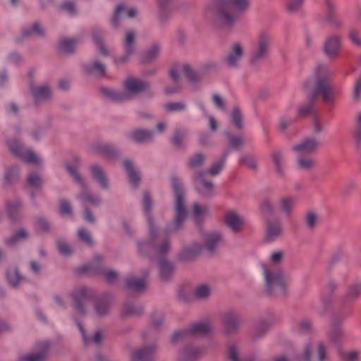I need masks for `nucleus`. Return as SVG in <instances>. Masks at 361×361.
<instances>
[{
  "label": "nucleus",
  "mask_w": 361,
  "mask_h": 361,
  "mask_svg": "<svg viewBox=\"0 0 361 361\" xmlns=\"http://www.w3.org/2000/svg\"><path fill=\"white\" fill-rule=\"evenodd\" d=\"M314 75L316 78L315 92L309 95L312 102L298 108V114L300 116H306L311 112L313 107L312 101L315 99L318 94H321L324 102L326 103H332L336 99V92L329 84V78L332 74L329 68L325 66L319 65L316 67Z\"/></svg>",
  "instance_id": "obj_1"
},
{
  "label": "nucleus",
  "mask_w": 361,
  "mask_h": 361,
  "mask_svg": "<svg viewBox=\"0 0 361 361\" xmlns=\"http://www.w3.org/2000/svg\"><path fill=\"white\" fill-rule=\"evenodd\" d=\"M250 6V0H214L207 7L208 11L216 8L217 15L221 23L226 26L235 23L237 13L246 12Z\"/></svg>",
  "instance_id": "obj_2"
},
{
  "label": "nucleus",
  "mask_w": 361,
  "mask_h": 361,
  "mask_svg": "<svg viewBox=\"0 0 361 361\" xmlns=\"http://www.w3.org/2000/svg\"><path fill=\"white\" fill-rule=\"evenodd\" d=\"M66 167L70 175L76 182H78L80 184V185L82 188V190L80 195L79 196V199L82 206L85 207L83 217L85 219V221L90 223H93L94 221V218L92 214L88 210L87 207H95L99 205L101 201L100 197L98 195H95L90 193L87 190L82 180L80 178V176L77 171V169L75 166L67 164Z\"/></svg>",
  "instance_id": "obj_3"
},
{
  "label": "nucleus",
  "mask_w": 361,
  "mask_h": 361,
  "mask_svg": "<svg viewBox=\"0 0 361 361\" xmlns=\"http://www.w3.org/2000/svg\"><path fill=\"white\" fill-rule=\"evenodd\" d=\"M124 87L126 92H122L108 87L101 89L103 94L114 102H122L130 99V97L145 89V84L140 80L128 78L124 82Z\"/></svg>",
  "instance_id": "obj_4"
},
{
  "label": "nucleus",
  "mask_w": 361,
  "mask_h": 361,
  "mask_svg": "<svg viewBox=\"0 0 361 361\" xmlns=\"http://www.w3.org/2000/svg\"><path fill=\"white\" fill-rule=\"evenodd\" d=\"M172 186L175 194V211L176 217L173 221V227L179 228L187 218L188 212L184 200L183 188L181 182L174 177L171 180Z\"/></svg>",
  "instance_id": "obj_5"
},
{
  "label": "nucleus",
  "mask_w": 361,
  "mask_h": 361,
  "mask_svg": "<svg viewBox=\"0 0 361 361\" xmlns=\"http://www.w3.org/2000/svg\"><path fill=\"white\" fill-rule=\"evenodd\" d=\"M227 154H225L223 158L212 166L207 171L200 172L196 178V187L198 192L203 197L209 196L212 194L213 185L210 181L204 179V175L209 173L212 176L219 174L223 169L226 159Z\"/></svg>",
  "instance_id": "obj_6"
},
{
  "label": "nucleus",
  "mask_w": 361,
  "mask_h": 361,
  "mask_svg": "<svg viewBox=\"0 0 361 361\" xmlns=\"http://www.w3.org/2000/svg\"><path fill=\"white\" fill-rule=\"evenodd\" d=\"M80 271L102 275L108 283H113L118 277V274L115 271L104 269L102 259L100 257H95L90 264L80 267Z\"/></svg>",
  "instance_id": "obj_7"
},
{
  "label": "nucleus",
  "mask_w": 361,
  "mask_h": 361,
  "mask_svg": "<svg viewBox=\"0 0 361 361\" xmlns=\"http://www.w3.org/2000/svg\"><path fill=\"white\" fill-rule=\"evenodd\" d=\"M94 297V292L91 288L80 287L76 288L72 293L75 311L80 315L86 314V305L90 298Z\"/></svg>",
  "instance_id": "obj_8"
},
{
  "label": "nucleus",
  "mask_w": 361,
  "mask_h": 361,
  "mask_svg": "<svg viewBox=\"0 0 361 361\" xmlns=\"http://www.w3.org/2000/svg\"><path fill=\"white\" fill-rule=\"evenodd\" d=\"M8 145L13 154L25 161L33 164L41 163L40 157L30 149L25 147L18 140H14L12 142H8Z\"/></svg>",
  "instance_id": "obj_9"
},
{
  "label": "nucleus",
  "mask_w": 361,
  "mask_h": 361,
  "mask_svg": "<svg viewBox=\"0 0 361 361\" xmlns=\"http://www.w3.org/2000/svg\"><path fill=\"white\" fill-rule=\"evenodd\" d=\"M211 326L208 322H202L193 324L188 329L178 331L173 334L172 341L176 342L188 337L197 335H205L210 332Z\"/></svg>",
  "instance_id": "obj_10"
},
{
  "label": "nucleus",
  "mask_w": 361,
  "mask_h": 361,
  "mask_svg": "<svg viewBox=\"0 0 361 361\" xmlns=\"http://www.w3.org/2000/svg\"><path fill=\"white\" fill-rule=\"evenodd\" d=\"M263 274L265 279V286L267 292L271 293L274 289L279 288L281 293H283V288L286 284V278L281 271L271 272L267 270L264 264L262 265Z\"/></svg>",
  "instance_id": "obj_11"
},
{
  "label": "nucleus",
  "mask_w": 361,
  "mask_h": 361,
  "mask_svg": "<svg viewBox=\"0 0 361 361\" xmlns=\"http://www.w3.org/2000/svg\"><path fill=\"white\" fill-rule=\"evenodd\" d=\"M341 47V37L338 35L329 36L324 43V52L329 58L338 56Z\"/></svg>",
  "instance_id": "obj_12"
},
{
  "label": "nucleus",
  "mask_w": 361,
  "mask_h": 361,
  "mask_svg": "<svg viewBox=\"0 0 361 361\" xmlns=\"http://www.w3.org/2000/svg\"><path fill=\"white\" fill-rule=\"evenodd\" d=\"M168 250H159V282L166 281L172 275L174 267L166 258Z\"/></svg>",
  "instance_id": "obj_13"
},
{
  "label": "nucleus",
  "mask_w": 361,
  "mask_h": 361,
  "mask_svg": "<svg viewBox=\"0 0 361 361\" xmlns=\"http://www.w3.org/2000/svg\"><path fill=\"white\" fill-rule=\"evenodd\" d=\"M270 36L265 32L259 34L257 38L255 51L252 55L254 61L263 58L267 55L270 45Z\"/></svg>",
  "instance_id": "obj_14"
},
{
  "label": "nucleus",
  "mask_w": 361,
  "mask_h": 361,
  "mask_svg": "<svg viewBox=\"0 0 361 361\" xmlns=\"http://www.w3.org/2000/svg\"><path fill=\"white\" fill-rule=\"evenodd\" d=\"M137 11L135 8L126 7L123 4H118L116 6L113 18L111 20V24L114 27H117L118 23L125 18H133L136 16Z\"/></svg>",
  "instance_id": "obj_15"
},
{
  "label": "nucleus",
  "mask_w": 361,
  "mask_h": 361,
  "mask_svg": "<svg viewBox=\"0 0 361 361\" xmlns=\"http://www.w3.org/2000/svg\"><path fill=\"white\" fill-rule=\"evenodd\" d=\"M319 143L314 137L304 139L301 142L293 147V150L299 155H305L314 153L318 148Z\"/></svg>",
  "instance_id": "obj_16"
},
{
  "label": "nucleus",
  "mask_w": 361,
  "mask_h": 361,
  "mask_svg": "<svg viewBox=\"0 0 361 361\" xmlns=\"http://www.w3.org/2000/svg\"><path fill=\"white\" fill-rule=\"evenodd\" d=\"M243 55V49L239 43H234L226 56V62L229 67L235 68L240 64Z\"/></svg>",
  "instance_id": "obj_17"
},
{
  "label": "nucleus",
  "mask_w": 361,
  "mask_h": 361,
  "mask_svg": "<svg viewBox=\"0 0 361 361\" xmlns=\"http://www.w3.org/2000/svg\"><path fill=\"white\" fill-rule=\"evenodd\" d=\"M111 304V297L109 294L96 297L94 299V310L97 315L103 316L109 313Z\"/></svg>",
  "instance_id": "obj_18"
},
{
  "label": "nucleus",
  "mask_w": 361,
  "mask_h": 361,
  "mask_svg": "<svg viewBox=\"0 0 361 361\" xmlns=\"http://www.w3.org/2000/svg\"><path fill=\"white\" fill-rule=\"evenodd\" d=\"M37 351L20 357L21 361H43L49 349V343L43 341L37 344Z\"/></svg>",
  "instance_id": "obj_19"
},
{
  "label": "nucleus",
  "mask_w": 361,
  "mask_h": 361,
  "mask_svg": "<svg viewBox=\"0 0 361 361\" xmlns=\"http://www.w3.org/2000/svg\"><path fill=\"white\" fill-rule=\"evenodd\" d=\"M225 224L233 232L240 231L244 225V220L234 212H228L224 216Z\"/></svg>",
  "instance_id": "obj_20"
},
{
  "label": "nucleus",
  "mask_w": 361,
  "mask_h": 361,
  "mask_svg": "<svg viewBox=\"0 0 361 361\" xmlns=\"http://www.w3.org/2000/svg\"><path fill=\"white\" fill-rule=\"evenodd\" d=\"M134 39H135L134 32L128 31L126 33L125 40H124L125 54L123 56H122L120 58H118L116 60V63H125L128 60L130 56H131L135 51Z\"/></svg>",
  "instance_id": "obj_21"
},
{
  "label": "nucleus",
  "mask_w": 361,
  "mask_h": 361,
  "mask_svg": "<svg viewBox=\"0 0 361 361\" xmlns=\"http://www.w3.org/2000/svg\"><path fill=\"white\" fill-rule=\"evenodd\" d=\"M143 206L145 213L147 217L148 226L149 229V232L151 233L153 238H156L157 231L156 226L154 220L151 216V207H152V201L149 194L147 192H145L143 195Z\"/></svg>",
  "instance_id": "obj_22"
},
{
  "label": "nucleus",
  "mask_w": 361,
  "mask_h": 361,
  "mask_svg": "<svg viewBox=\"0 0 361 361\" xmlns=\"http://www.w3.org/2000/svg\"><path fill=\"white\" fill-rule=\"evenodd\" d=\"M325 5L326 8V14L325 16V20L331 26L334 28H340L343 25V22L341 19L336 17L334 15L335 5L332 0H325Z\"/></svg>",
  "instance_id": "obj_23"
},
{
  "label": "nucleus",
  "mask_w": 361,
  "mask_h": 361,
  "mask_svg": "<svg viewBox=\"0 0 361 361\" xmlns=\"http://www.w3.org/2000/svg\"><path fill=\"white\" fill-rule=\"evenodd\" d=\"M206 248H215L224 245V239L219 232L213 231L205 233L203 237Z\"/></svg>",
  "instance_id": "obj_24"
},
{
  "label": "nucleus",
  "mask_w": 361,
  "mask_h": 361,
  "mask_svg": "<svg viewBox=\"0 0 361 361\" xmlns=\"http://www.w3.org/2000/svg\"><path fill=\"white\" fill-rule=\"evenodd\" d=\"M282 226L279 222H269L267 224V233L264 240L265 242H271L275 240L281 233Z\"/></svg>",
  "instance_id": "obj_25"
},
{
  "label": "nucleus",
  "mask_w": 361,
  "mask_h": 361,
  "mask_svg": "<svg viewBox=\"0 0 361 361\" xmlns=\"http://www.w3.org/2000/svg\"><path fill=\"white\" fill-rule=\"evenodd\" d=\"M154 348L147 347L133 353V361H152L154 354Z\"/></svg>",
  "instance_id": "obj_26"
},
{
  "label": "nucleus",
  "mask_w": 361,
  "mask_h": 361,
  "mask_svg": "<svg viewBox=\"0 0 361 361\" xmlns=\"http://www.w3.org/2000/svg\"><path fill=\"white\" fill-rule=\"evenodd\" d=\"M90 169L94 179L102 188L108 189L109 187V180L103 169L97 165H93Z\"/></svg>",
  "instance_id": "obj_27"
},
{
  "label": "nucleus",
  "mask_w": 361,
  "mask_h": 361,
  "mask_svg": "<svg viewBox=\"0 0 361 361\" xmlns=\"http://www.w3.org/2000/svg\"><path fill=\"white\" fill-rule=\"evenodd\" d=\"M296 204V199L293 197H283L279 202V209L281 212L290 216L291 212Z\"/></svg>",
  "instance_id": "obj_28"
},
{
  "label": "nucleus",
  "mask_w": 361,
  "mask_h": 361,
  "mask_svg": "<svg viewBox=\"0 0 361 361\" xmlns=\"http://www.w3.org/2000/svg\"><path fill=\"white\" fill-rule=\"evenodd\" d=\"M43 184V180L39 175L35 173H30L27 179V186L31 190V197L35 196V190H39Z\"/></svg>",
  "instance_id": "obj_29"
},
{
  "label": "nucleus",
  "mask_w": 361,
  "mask_h": 361,
  "mask_svg": "<svg viewBox=\"0 0 361 361\" xmlns=\"http://www.w3.org/2000/svg\"><path fill=\"white\" fill-rule=\"evenodd\" d=\"M129 138L137 142H144L149 140L152 137V132L142 129H137L131 131L128 135Z\"/></svg>",
  "instance_id": "obj_30"
},
{
  "label": "nucleus",
  "mask_w": 361,
  "mask_h": 361,
  "mask_svg": "<svg viewBox=\"0 0 361 361\" xmlns=\"http://www.w3.org/2000/svg\"><path fill=\"white\" fill-rule=\"evenodd\" d=\"M31 91L35 102L44 101L51 96L50 90L47 86L43 85L37 87L31 86Z\"/></svg>",
  "instance_id": "obj_31"
},
{
  "label": "nucleus",
  "mask_w": 361,
  "mask_h": 361,
  "mask_svg": "<svg viewBox=\"0 0 361 361\" xmlns=\"http://www.w3.org/2000/svg\"><path fill=\"white\" fill-rule=\"evenodd\" d=\"M319 222V216L313 211H308L304 215L303 224L305 228L309 231H314L317 226Z\"/></svg>",
  "instance_id": "obj_32"
},
{
  "label": "nucleus",
  "mask_w": 361,
  "mask_h": 361,
  "mask_svg": "<svg viewBox=\"0 0 361 361\" xmlns=\"http://www.w3.org/2000/svg\"><path fill=\"white\" fill-rule=\"evenodd\" d=\"M123 166L128 174V178L130 183L135 188L137 187L139 181L140 180V176L139 173L134 169L133 164L128 160L124 161Z\"/></svg>",
  "instance_id": "obj_33"
},
{
  "label": "nucleus",
  "mask_w": 361,
  "mask_h": 361,
  "mask_svg": "<svg viewBox=\"0 0 361 361\" xmlns=\"http://www.w3.org/2000/svg\"><path fill=\"white\" fill-rule=\"evenodd\" d=\"M94 151L108 158H113L117 152L114 146L106 143L97 145L94 147Z\"/></svg>",
  "instance_id": "obj_34"
},
{
  "label": "nucleus",
  "mask_w": 361,
  "mask_h": 361,
  "mask_svg": "<svg viewBox=\"0 0 361 361\" xmlns=\"http://www.w3.org/2000/svg\"><path fill=\"white\" fill-rule=\"evenodd\" d=\"M7 278L9 283L13 287L18 286L25 281V279L19 274L16 268H12L8 270Z\"/></svg>",
  "instance_id": "obj_35"
},
{
  "label": "nucleus",
  "mask_w": 361,
  "mask_h": 361,
  "mask_svg": "<svg viewBox=\"0 0 361 361\" xmlns=\"http://www.w3.org/2000/svg\"><path fill=\"white\" fill-rule=\"evenodd\" d=\"M75 322L81 333V335L83 338V341L86 345L89 344L91 341H93L96 344L100 343V342L102 341V334L99 331H97L93 338H89L86 335L85 330L81 325V323L77 319H75Z\"/></svg>",
  "instance_id": "obj_36"
},
{
  "label": "nucleus",
  "mask_w": 361,
  "mask_h": 361,
  "mask_svg": "<svg viewBox=\"0 0 361 361\" xmlns=\"http://www.w3.org/2000/svg\"><path fill=\"white\" fill-rule=\"evenodd\" d=\"M86 71L91 74L101 77L104 75L105 66L99 61H94L85 67Z\"/></svg>",
  "instance_id": "obj_37"
},
{
  "label": "nucleus",
  "mask_w": 361,
  "mask_h": 361,
  "mask_svg": "<svg viewBox=\"0 0 361 361\" xmlns=\"http://www.w3.org/2000/svg\"><path fill=\"white\" fill-rule=\"evenodd\" d=\"M28 238V233L23 228H20L16 231L13 235L7 239V244L10 246H13L20 242L26 240Z\"/></svg>",
  "instance_id": "obj_38"
},
{
  "label": "nucleus",
  "mask_w": 361,
  "mask_h": 361,
  "mask_svg": "<svg viewBox=\"0 0 361 361\" xmlns=\"http://www.w3.org/2000/svg\"><path fill=\"white\" fill-rule=\"evenodd\" d=\"M126 286L128 288L135 290L140 291L145 288L146 283L145 281L142 279H137L135 277H128L126 280Z\"/></svg>",
  "instance_id": "obj_39"
},
{
  "label": "nucleus",
  "mask_w": 361,
  "mask_h": 361,
  "mask_svg": "<svg viewBox=\"0 0 361 361\" xmlns=\"http://www.w3.org/2000/svg\"><path fill=\"white\" fill-rule=\"evenodd\" d=\"M200 250H182L178 254V260L182 262H188L195 259L199 255Z\"/></svg>",
  "instance_id": "obj_40"
},
{
  "label": "nucleus",
  "mask_w": 361,
  "mask_h": 361,
  "mask_svg": "<svg viewBox=\"0 0 361 361\" xmlns=\"http://www.w3.org/2000/svg\"><path fill=\"white\" fill-rule=\"evenodd\" d=\"M157 53L158 46L154 44L141 54L140 62L145 63L152 61L156 57Z\"/></svg>",
  "instance_id": "obj_41"
},
{
  "label": "nucleus",
  "mask_w": 361,
  "mask_h": 361,
  "mask_svg": "<svg viewBox=\"0 0 361 361\" xmlns=\"http://www.w3.org/2000/svg\"><path fill=\"white\" fill-rule=\"evenodd\" d=\"M225 331L229 334L238 326L237 317L233 314H227L224 318Z\"/></svg>",
  "instance_id": "obj_42"
},
{
  "label": "nucleus",
  "mask_w": 361,
  "mask_h": 361,
  "mask_svg": "<svg viewBox=\"0 0 361 361\" xmlns=\"http://www.w3.org/2000/svg\"><path fill=\"white\" fill-rule=\"evenodd\" d=\"M23 208V204L20 201L15 200L8 202L6 204V209L10 218L14 220L15 215Z\"/></svg>",
  "instance_id": "obj_43"
},
{
  "label": "nucleus",
  "mask_w": 361,
  "mask_h": 361,
  "mask_svg": "<svg viewBox=\"0 0 361 361\" xmlns=\"http://www.w3.org/2000/svg\"><path fill=\"white\" fill-rule=\"evenodd\" d=\"M77 44L75 39H63L59 43L60 49L66 53H71L74 51Z\"/></svg>",
  "instance_id": "obj_44"
},
{
  "label": "nucleus",
  "mask_w": 361,
  "mask_h": 361,
  "mask_svg": "<svg viewBox=\"0 0 361 361\" xmlns=\"http://www.w3.org/2000/svg\"><path fill=\"white\" fill-rule=\"evenodd\" d=\"M43 34V30L37 23H35L31 27L24 29L22 32L23 37H29L33 35L40 36Z\"/></svg>",
  "instance_id": "obj_45"
},
{
  "label": "nucleus",
  "mask_w": 361,
  "mask_h": 361,
  "mask_svg": "<svg viewBox=\"0 0 361 361\" xmlns=\"http://www.w3.org/2000/svg\"><path fill=\"white\" fill-rule=\"evenodd\" d=\"M194 219L197 223L208 213V208L206 206L200 205L198 203L193 204Z\"/></svg>",
  "instance_id": "obj_46"
},
{
  "label": "nucleus",
  "mask_w": 361,
  "mask_h": 361,
  "mask_svg": "<svg viewBox=\"0 0 361 361\" xmlns=\"http://www.w3.org/2000/svg\"><path fill=\"white\" fill-rule=\"evenodd\" d=\"M272 159L277 173L280 176H283L284 171L283 168V157L281 154L279 152L273 153Z\"/></svg>",
  "instance_id": "obj_47"
},
{
  "label": "nucleus",
  "mask_w": 361,
  "mask_h": 361,
  "mask_svg": "<svg viewBox=\"0 0 361 361\" xmlns=\"http://www.w3.org/2000/svg\"><path fill=\"white\" fill-rule=\"evenodd\" d=\"M304 0H286V9L290 13L298 11L302 6Z\"/></svg>",
  "instance_id": "obj_48"
},
{
  "label": "nucleus",
  "mask_w": 361,
  "mask_h": 361,
  "mask_svg": "<svg viewBox=\"0 0 361 361\" xmlns=\"http://www.w3.org/2000/svg\"><path fill=\"white\" fill-rule=\"evenodd\" d=\"M19 168L16 166L8 168L5 173V180L10 183L19 177Z\"/></svg>",
  "instance_id": "obj_49"
},
{
  "label": "nucleus",
  "mask_w": 361,
  "mask_h": 361,
  "mask_svg": "<svg viewBox=\"0 0 361 361\" xmlns=\"http://www.w3.org/2000/svg\"><path fill=\"white\" fill-rule=\"evenodd\" d=\"M210 293V288L206 284L198 286L194 293L196 298L204 299L209 296Z\"/></svg>",
  "instance_id": "obj_50"
},
{
  "label": "nucleus",
  "mask_w": 361,
  "mask_h": 361,
  "mask_svg": "<svg viewBox=\"0 0 361 361\" xmlns=\"http://www.w3.org/2000/svg\"><path fill=\"white\" fill-rule=\"evenodd\" d=\"M141 308L135 307L131 302H126L124 304L123 307V314L124 316H128L130 314H136L141 312Z\"/></svg>",
  "instance_id": "obj_51"
},
{
  "label": "nucleus",
  "mask_w": 361,
  "mask_h": 361,
  "mask_svg": "<svg viewBox=\"0 0 361 361\" xmlns=\"http://www.w3.org/2000/svg\"><path fill=\"white\" fill-rule=\"evenodd\" d=\"M93 39L95 44L97 46L99 52L103 55L107 54V51L102 44V38L100 31L95 30L93 33Z\"/></svg>",
  "instance_id": "obj_52"
},
{
  "label": "nucleus",
  "mask_w": 361,
  "mask_h": 361,
  "mask_svg": "<svg viewBox=\"0 0 361 361\" xmlns=\"http://www.w3.org/2000/svg\"><path fill=\"white\" fill-rule=\"evenodd\" d=\"M314 165V161L312 158L300 157L298 159V166L300 169L309 170Z\"/></svg>",
  "instance_id": "obj_53"
},
{
  "label": "nucleus",
  "mask_w": 361,
  "mask_h": 361,
  "mask_svg": "<svg viewBox=\"0 0 361 361\" xmlns=\"http://www.w3.org/2000/svg\"><path fill=\"white\" fill-rule=\"evenodd\" d=\"M167 111H181L185 109V105L183 102H171L164 105Z\"/></svg>",
  "instance_id": "obj_54"
},
{
  "label": "nucleus",
  "mask_w": 361,
  "mask_h": 361,
  "mask_svg": "<svg viewBox=\"0 0 361 361\" xmlns=\"http://www.w3.org/2000/svg\"><path fill=\"white\" fill-rule=\"evenodd\" d=\"M205 157L201 154H197L191 158L189 166L191 168H197L200 166L204 161Z\"/></svg>",
  "instance_id": "obj_55"
},
{
  "label": "nucleus",
  "mask_w": 361,
  "mask_h": 361,
  "mask_svg": "<svg viewBox=\"0 0 361 361\" xmlns=\"http://www.w3.org/2000/svg\"><path fill=\"white\" fill-rule=\"evenodd\" d=\"M354 137L357 143H361V111L358 113L357 120L354 131Z\"/></svg>",
  "instance_id": "obj_56"
},
{
  "label": "nucleus",
  "mask_w": 361,
  "mask_h": 361,
  "mask_svg": "<svg viewBox=\"0 0 361 361\" xmlns=\"http://www.w3.org/2000/svg\"><path fill=\"white\" fill-rule=\"evenodd\" d=\"M171 8L170 0H159V17L161 15H166Z\"/></svg>",
  "instance_id": "obj_57"
},
{
  "label": "nucleus",
  "mask_w": 361,
  "mask_h": 361,
  "mask_svg": "<svg viewBox=\"0 0 361 361\" xmlns=\"http://www.w3.org/2000/svg\"><path fill=\"white\" fill-rule=\"evenodd\" d=\"M79 238L87 245H92V238L90 233L84 228H80L78 231Z\"/></svg>",
  "instance_id": "obj_58"
},
{
  "label": "nucleus",
  "mask_w": 361,
  "mask_h": 361,
  "mask_svg": "<svg viewBox=\"0 0 361 361\" xmlns=\"http://www.w3.org/2000/svg\"><path fill=\"white\" fill-rule=\"evenodd\" d=\"M260 211L264 216L269 215L273 212V207L269 201L265 200L262 202L260 206Z\"/></svg>",
  "instance_id": "obj_59"
},
{
  "label": "nucleus",
  "mask_w": 361,
  "mask_h": 361,
  "mask_svg": "<svg viewBox=\"0 0 361 361\" xmlns=\"http://www.w3.org/2000/svg\"><path fill=\"white\" fill-rule=\"evenodd\" d=\"M198 355L196 350H187L180 361H195Z\"/></svg>",
  "instance_id": "obj_60"
},
{
  "label": "nucleus",
  "mask_w": 361,
  "mask_h": 361,
  "mask_svg": "<svg viewBox=\"0 0 361 361\" xmlns=\"http://www.w3.org/2000/svg\"><path fill=\"white\" fill-rule=\"evenodd\" d=\"M361 293V284H356L352 286L348 293V298L350 300L355 298Z\"/></svg>",
  "instance_id": "obj_61"
},
{
  "label": "nucleus",
  "mask_w": 361,
  "mask_h": 361,
  "mask_svg": "<svg viewBox=\"0 0 361 361\" xmlns=\"http://www.w3.org/2000/svg\"><path fill=\"white\" fill-rule=\"evenodd\" d=\"M61 9L66 11L70 15H73L76 13V8L72 1H65L61 6Z\"/></svg>",
  "instance_id": "obj_62"
},
{
  "label": "nucleus",
  "mask_w": 361,
  "mask_h": 361,
  "mask_svg": "<svg viewBox=\"0 0 361 361\" xmlns=\"http://www.w3.org/2000/svg\"><path fill=\"white\" fill-rule=\"evenodd\" d=\"M60 212L62 214L71 215L72 214V209L70 203L65 200L60 202Z\"/></svg>",
  "instance_id": "obj_63"
},
{
  "label": "nucleus",
  "mask_w": 361,
  "mask_h": 361,
  "mask_svg": "<svg viewBox=\"0 0 361 361\" xmlns=\"http://www.w3.org/2000/svg\"><path fill=\"white\" fill-rule=\"evenodd\" d=\"M361 95V77H360L355 82L353 87V97L354 100L359 99Z\"/></svg>",
  "instance_id": "obj_64"
}]
</instances>
